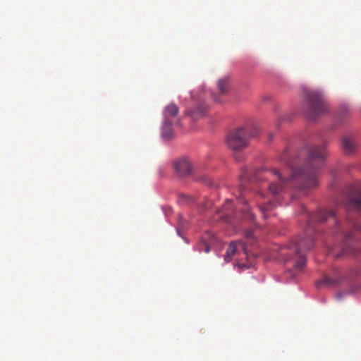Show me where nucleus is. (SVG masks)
<instances>
[{"instance_id":"nucleus-1","label":"nucleus","mask_w":361,"mask_h":361,"mask_svg":"<svg viewBox=\"0 0 361 361\" xmlns=\"http://www.w3.org/2000/svg\"><path fill=\"white\" fill-rule=\"evenodd\" d=\"M326 156L324 145L307 146L294 159L290 158L288 152L286 151L280 159L290 168L291 174L285 178L276 169L267 171L264 178L270 176L274 178L269 185V192L276 196L288 188H295L306 193L316 188L319 185V170L323 166Z\"/></svg>"},{"instance_id":"nucleus-2","label":"nucleus","mask_w":361,"mask_h":361,"mask_svg":"<svg viewBox=\"0 0 361 361\" xmlns=\"http://www.w3.org/2000/svg\"><path fill=\"white\" fill-rule=\"evenodd\" d=\"M308 218L306 236L300 238L290 245V250L295 254L310 250L313 247L314 238L310 236V233L313 229L314 221L327 222L330 234L338 235L343 240L341 244L329 250V252L334 254L335 257L361 253V225L349 218L345 221L341 220L338 212L331 209H320L317 213L310 214Z\"/></svg>"},{"instance_id":"nucleus-3","label":"nucleus","mask_w":361,"mask_h":361,"mask_svg":"<svg viewBox=\"0 0 361 361\" xmlns=\"http://www.w3.org/2000/svg\"><path fill=\"white\" fill-rule=\"evenodd\" d=\"M257 135V129L251 126H242L229 133L226 139L228 148L233 151H240L248 145L250 137Z\"/></svg>"},{"instance_id":"nucleus-4","label":"nucleus","mask_w":361,"mask_h":361,"mask_svg":"<svg viewBox=\"0 0 361 361\" xmlns=\"http://www.w3.org/2000/svg\"><path fill=\"white\" fill-rule=\"evenodd\" d=\"M327 110L322 94L318 91L307 93L305 114L311 120L324 114Z\"/></svg>"},{"instance_id":"nucleus-5","label":"nucleus","mask_w":361,"mask_h":361,"mask_svg":"<svg viewBox=\"0 0 361 361\" xmlns=\"http://www.w3.org/2000/svg\"><path fill=\"white\" fill-rule=\"evenodd\" d=\"M338 204L345 207L346 210L361 209V187L351 186Z\"/></svg>"},{"instance_id":"nucleus-6","label":"nucleus","mask_w":361,"mask_h":361,"mask_svg":"<svg viewBox=\"0 0 361 361\" xmlns=\"http://www.w3.org/2000/svg\"><path fill=\"white\" fill-rule=\"evenodd\" d=\"M173 167L175 173L180 177L188 176L193 172L192 163L185 157L175 160L173 163Z\"/></svg>"},{"instance_id":"nucleus-7","label":"nucleus","mask_w":361,"mask_h":361,"mask_svg":"<svg viewBox=\"0 0 361 361\" xmlns=\"http://www.w3.org/2000/svg\"><path fill=\"white\" fill-rule=\"evenodd\" d=\"M341 146L343 152L347 154H353L357 148L355 138L351 135H345L341 140Z\"/></svg>"},{"instance_id":"nucleus-8","label":"nucleus","mask_w":361,"mask_h":361,"mask_svg":"<svg viewBox=\"0 0 361 361\" xmlns=\"http://www.w3.org/2000/svg\"><path fill=\"white\" fill-rule=\"evenodd\" d=\"M238 249H241L245 252V254H246L245 243H243L242 241L231 243L226 250L225 260L227 262H229L231 260L232 257L235 255V252Z\"/></svg>"},{"instance_id":"nucleus-9","label":"nucleus","mask_w":361,"mask_h":361,"mask_svg":"<svg viewBox=\"0 0 361 361\" xmlns=\"http://www.w3.org/2000/svg\"><path fill=\"white\" fill-rule=\"evenodd\" d=\"M178 114V107L174 104H170L164 110V118L166 121H172L173 122L177 118Z\"/></svg>"},{"instance_id":"nucleus-10","label":"nucleus","mask_w":361,"mask_h":361,"mask_svg":"<svg viewBox=\"0 0 361 361\" xmlns=\"http://www.w3.org/2000/svg\"><path fill=\"white\" fill-rule=\"evenodd\" d=\"M341 281V276H340L338 271H336L334 276H325L322 281L317 283V286H319L322 283H324L329 286H335L338 285Z\"/></svg>"},{"instance_id":"nucleus-11","label":"nucleus","mask_w":361,"mask_h":361,"mask_svg":"<svg viewBox=\"0 0 361 361\" xmlns=\"http://www.w3.org/2000/svg\"><path fill=\"white\" fill-rule=\"evenodd\" d=\"M172 121H164V123L161 128V135L166 139H169L172 136Z\"/></svg>"},{"instance_id":"nucleus-12","label":"nucleus","mask_w":361,"mask_h":361,"mask_svg":"<svg viewBox=\"0 0 361 361\" xmlns=\"http://www.w3.org/2000/svg\"><path fill=\"white\" fill-rule=\"evenodd\" d=\"M206 108L204 105L200 104L189 112L190 116L193 120H197L203 117L205 114Z\"/></svg>"},{"instance_id":"nucleus-13","label":"nucleus","mask_w":361,"mask_h":361,"mask_svg":"<svg viewBox=\"0 0 361 361\" xmlns=\"http://www.w3.org/2000/svg\"><path fill=\"white\" fill-rule=\"evenodd\" d=\"M229 86V78L228 77H224L219 79L217 82V87L219 91L221 94H226L228 90Z\"/></svg>"},{"instance_id":"nucleus-14","label":"nucleus","mask_w":361,"mask_h":361,"mask_svg":"<svg viewBox=\"0 0 361 361\" xmlns=\"http://www.w3.org/2000/svg\"><path fill=\"white\" fill-rule=\"evenodd\" d=\"M238 202L245 205V208L243 211V217L249 221H253L255 219V216L250 212L249 208L246 207L247 202L243 197H240L238 199Z\"/></svg>"},{"instance_id":"nucleus-15","label":"nucleus","mask_w":361,"mask_h":361,"mask_svg":"<svg viewBox=\"0 0 361 361\" xmlns=\"http://www.w3.org/2000/svg\"><path fill=\"white\" fill-rule=\"evenodd\" d=\"M258 206L260 211L262 212L264 217L267 218L266 212L272 209L275 207V203L271 201H269L264 204L258 203Z\"/></svg>"},{"instance_id":"nucleus-16","label":"nucleus","mask_w":361,"mask_h":361,"mask_svg":"<svg viewBox=\"0 0 361 361\" xmlns=\"http://www.w3.org/2000/svg\"><path fill=\"white\" fill-rule=\"evenodd\" d=\"M306 264V259L303 255H300L294 264V270L302 271Z\"/></svg>"},{"instance_id":"nucleus-17","label":"nucleus","mask_w":361,"mask_h":361,"mask_svg":"<svg viewBox=\"0 0 361 361\" xmlns=\"http://www.w3.org/2000/svg\"><path fill=\"white\" fill-rule=\"evenodd\" d=\"M186 225L187 222L179 215L176 228L177 233L179 235H180L181 232L185 229Z\"/></svg>"},{"instance_id":"nucleus-18","label":"nucleus","mask_w":361,"mask_h":361,"mask_svg":"<svg viewBox=\"0 0 361 361\" xmlns=\"http://www.w3.org/2000/svg\"><path fill=\"white\" fill-rule=\"evenodd\" d=\"M232 207V202L230 200H227L222 207V210L221 212H224L226 215L230 214V209Z\"/></svg>"},{"instance_id":"nucleus-19","label":"nucleus","mask_w":361,"mask_h":361,"mask_svg":"<svg viewBox=\"0 0 361 361\" xmlns=\"http://www.w3.org/2000/svg\"><path fill=\"white\" fill-rule=\"evenodd\" d=\"M247 179V174L245 173V172L241 175L240 176V182H241V186H240V192H242V190L243 189V184L244 183V182Z\"/></svg>"},{"instance_id":"nucleus-20","label":"nucleus","mask_w":361,"mask_h":361,"mask_svg":"<svg viewBox=\"0 0 361 361\" xmlns=\"http://www.w3.org/2000/svg\"><path fill=\"white\" fill-rule=\"evenodd\" d=\"M245 236L247 238H252V231H247L245 233Z\"/></svg>"},{"instance_id":"nucleus-21","label":"nucleus","mask_w":361,"mask_h":361,"mask_svg":"<svg viewBox=\"0 0 361 361\" xmlns=\"http://www.w3.org/2000/svg\"><path fill=\"white\" fill-rule=\"evenodd\" d=\"M212 98H213L214 102H220L219 98L216 95H215L214 94H212Z\"/></svg>"},{"instance_id":"nucleus-22","label":"nucleus","mask_w":361,"mask_h":361,"mask_svg":"<svg viewBox=\"0 0 361 361\" xmlns=\"http://www.w3.org/2000/svg\"><path fill=\"white\" fill-rule=\"evenodd\" d=\"M204 252H209V250H210V247L208 245L205 244L204 245Z\"/></svg>"}]
</instances>
